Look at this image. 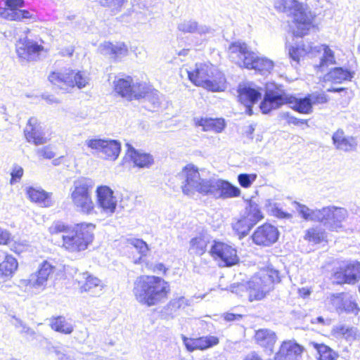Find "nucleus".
<instances>
[{"label": "nucleus", "instance_id": "10", "mask_svg": "<svg viewBox=\"0 0 360 360\" xmlns=\"http://www.w3.org/2000/svg\"><path fill=\"white\" fill-rule=\"evenodd\" d=\"M149 90L150 88L146 83L134 82L129 76L118 79L115 82V91L122 97L129 101L145 98L149 94Z\"/></svg>", "mask_w": 360, "mask_h": 360}, {"label": "nucleus", "instance_id": "39", "mask_svg": "<svg viewBox=\"0 0 360 360\" xmlns=\"http://www.w3.org/2000/svg\"><path fill=\"white\" fill-rule=\"evenodd\" d=\"M331 333L336 338H345L346 340L353 339L355 335L353 328L343 324L335 326L332 329Z\"/></svg>", "mask_w": 360, "mask_h": 360}, {"label": "nucleus", "instance_id": "4", "mask_svg": "<svg viewBox=\"0 0 360 360\" xmlns=\"http://www.w3.org/2000/svg\"><path fill=\"white\" fill-rule=\"evenodd\" d=\"M132 292L138 302L152 307L167 298L170 286L160 277L140 276L134 282Z\"/></svg>", "mask_w": 360, "mask_h": 360}, {"label": "nucleus", "instance_id": "9", "mask_svg": "<svg viewBox=\"0 0 360 360\" xmlns=\"http://www.w3.org/2000/svg\"><path fill=\"white\" fill-rule=\"evenodd\" d=\"M283 6L284 8L294 9L293 22L296 27L293 31L294 34L297 37L307 34L312 23L313 16L311 12L295 0H284Z\"/></svg>", "mask_w": 360, "mask_h": 360}, {"label": "nucleus", "instance_id": "44", "mask_svg": "<svg viewBox=\"0 0 360 360\" xmlns=\"http://www.w3.org/2000/svg\"><path fill=\"white\" fill-rule=\"evenodd\" d=\"M128 244L131 245L136 249L138 252L141 255L138 259L134 261L135 264L141 263L142 257L146 255L148 251V247L146 242L141 239L138 238H129L127 240Z\"/></svg>", "mask_w": 360, "mask_h": 360}, {"label": "nucleus", "instance_id": "36", "mask_svg": "<svg viewBox=\"0 0 360 360\" xmlns=\"http://www.w3.org/2000/svg\"><path fill=\"white\" fill-rule=\"evenodd\" d=\"M264 207L269 214L278 219H291L292 217L291 214L284 212L280 205L272 200H266Z\"/></svg>", "mask_w": 360, "mask_h": 360}, {"label": "nucleus", "instance_id": "48", "mask_svg": "<svg viewBox=\"0 0 360 360\" xmlns=\"http://www.w3.org/2000/svg\"><path fill=\"white\" fill-rule=\"evenodd\" d=\"M312 51L311 46H307V47H303L302 49H300L298 47H290L288 51V54L290 56V58L292 59V60L295 63L292 64V65L296 66L300 61V58L302 56V54H305L307 53H309Z\"/></svg>", "mask_w": 360, "mask_h": 360}, {"label": "nucleus", "instance_id": "58", "mask_svg": "<svg viewBox=\"0 0 360 360\" xmlns=\"http://www.w3.org/2000/svg\"><path fill=\"white\" fill-rule=\"evenodd\" d=\"M296 204L297 205V211H298L299 214L302 216V217L304 219L308 221V217H309V212H310L311 209L304 205H302V204H300L298 202H296Z\"/></svg>", "mask_w": 360, "mask_h": 360}, {"label": "nucleus", "instance_id": "7", "mask_svg": "<svg viewBox=\"0 0 360 360\" xmlns=\"http://www.w3.org/2000/svg\"><path fill=\"white\" fill-rule=\"evenodd\" d=\"M94 187L92 179L79 178L75 180L70 188V198L75 210L84 214L95 212V205L91 193Z\"/></svg>", "mask_w": 360, "mask_h": 360}, {"label": "nucleus", "instance_id": "63", "mask_svg": "<svg viewBox=\"0 0 360 360\" xmlns=\"http://www.w3.org/2000/svg\"><path fill=\"white\" fill-rule=\"evenodd\" d=\"M224 318L227 321H233L236 320H240L242 318V316L233 313H226L224 314Z\"/></svg>", "mask_w": 360, "mask_h": 360}, {"label": "nucleus", "instance_id": "22", "mask_svg": "<svg viewBox=\"0 0 360 360\" xmlns=\"http://www.w3.org/2000/svg\"><path fill=\"white\" fill-rule=\"evenodd\" d=\"M255 340L257 345L264 348L270 354L273 352L274 346L277 340L276 333L267 328H262L255 331Z\"/></svg>", "mask_w": 360, "mask_h": 360}, {"label": "nucleus", "instance_id": "33", "mask_svg": "<svg viewBox=\"0 0 360 360\" xmlns=\"http://www.w3.org/2000/svg\"><path fill=\"white\" fill-rule=\"evenodd\" d=\"M193 299H188L184 296L174 297L172 299L166 306V310L169 314L174 316L180 309H184L186 307L191 306Z\"/></svg>", "mask_w": 360, "mask_h": 360}, {"label": "nucleus", "instance_id": "50", "mask_svg": "<svg viewBox=\"0 0 360 360\" xmlns=\"http://www.w3.org/2000/svg\"><path fill=\"white\" fill-rule=\"evenodd\" d=\"M256 179L255 174H240L238 176V181L243 188H249Z\"/></svg>", "mask_w": 360, "mask_h": 360}, {"label": "nucleus", "instance_id": "15", "mask_svg": "<svg viewBox=\"0 0 360 360\" xmlns=\"http://www.w3.org/2000/svg\"><path fill=\"white\" fill-rule=\"evenodd\" d=\"M278 236L279 232L276 226L264 224L257 228L252 235V239L257 245L269 247L278 240Z\"/></svg>", "mask_w": 360, "mask_h": 360}, {"label": "nucleus", "instance_id": "35", "mask_svg": "<svg viewBox=\"0 0 360 360\" xmlns=\"http://www.w3.org/2000/svg\"><path fill=\"white\" fill-rule=\"evenodd\" d=\"M50 325L51 328L55 331L65 335L72 333L74 330L73 326L67 321L63 316H58L51 319Z\"/></svg>", "mask_w": 360, "mask_h": 360}, {"label": "nucleus", "instance_id": "32", "mask_svg": "<svg viewBox=\"0 0 360 360\" xmlns=\"http://www.w3.org/2000/svg\"><path fill=\"white\" fill-rule=\"evenodd\" d=\"M17 259L11 255H6L4 259L0 263V276L4 278L13 276L18 269Z\"/></svg>", "mask_w": 360, "mask_h": 360}, {"label": "nucleus", "instance_id": "14", "mask_svg": "<svg viewBox=\"0 0 360 360\" xmlns=\"http://www.w3.org/2000/svg\"><path fill=\"white\" fill-rule=\"evenodd\" d=\"M323 213L322 223L332 231H338L342 228V222L348 217V212L345 208L334 205L323 207Z\"/></svg>", "mask_w": 360, "mask_h": 360}, {"label": "nucleus", "instance_id": "28", "mask_svg": "<svg viewBox=\"0 0 360 360\" xmlns=\"http://www.w3.org/2000/svg\"><path fill=\"white\" fill-rule=\"evenodd\" d=\"M354 72L343 68H334L324 75V81L340 84L350 81L354 77Z\"/></svg>", "mask_w": 360, "mask_h": 360}, {"label": "nucleus", "instance_id": "56", "mask_svg": "<svg viewBox=\"0 0 360 360\" xmlns=\"http://www.w3.org/2000/svg\"><path fill=\"white\" fill-rule=\"evenodd\" d=\"M6 6L8 7V9L6 11H12V10H18V8L22 7L24 6L23 0H5Z\"/></svg>", "mask_w": 360, "mask_h": 360}, {"label": "nucleus", "instance_id": "60", "mask_svg": "<svg viewBox=\"0 0 360 360\" xmlns=\"http://www.w3.org/2000/svg\"><path fill=\"white\" fill-rule=\"evenodd\" d=\"M54 352L58 356V360H75L74 356L58 349H56Z\"/></svg>", "mask_w": 360, "mask_h": 360}, {"label": "nucleus", "instance_id": "43", "mask_svg": "<svg viewBox=\"0 0 360 360\" xmlns=\"http://www.w3.org/2000/svg\"><path fill=\"white\" fill-rule=\"evenodd\" d=\"M103 7L108 8L114 14L120 13L126 6L128 0H98Z\"/></svg>", "mask_w": 360, "mask_h": 360}, {"label": "nucleus", "instance_id": "41", "mask_svg": "<svg viewBox=\"0 0 360 360\" xmlns=\"http://www.w3.org/2000/svg\"><path fill=\"white\" fill-rule=\"evenodd\" d=\"M314 348L319 354V360H336L338 354L332 349L323 344L313 343Z\"/></svg>", "mask_w": 360, "mask_h": 360}, {"label": "nucleus", "instance_id": "16", "mask_svg": "<svg viewBox=\"0 0 360 360\" xmlns=\"http://www.w3.org/2000/svg\"><path fill=\"white\" fill-rule=\"evenodd\" d=\"M44 47L25 37L16 43V53L20 58L26 61L37 60Z\"/></svg>", "mask_w": 360, "mask_h": 360}, {"label": "nucleus", "instance_id": "57", "mask_svg": "<svg viewBox=\"0 0 360 360\" xmlns=\"http://www.w3.org/2000/svg\"><path fill=\"white\" fill-rule=\"evenodd\" d=\"M183 341L186 347L187 350L189 352H193L194 350L198 349L197 347V339L196 338H187L186 337H183Z\"/></svg>", "mask_w": 360, "mask_h": 360}, {"label": "nucleus", "instance_id": "1", "mask_svg": "<svg viewBox=\"0 0 360 360\" xmlns=\"http://www.w3.org/2000/svg\"><path fill=\"white\" fill-rule=\"evenodd\" d=\"M181 176L182 192L188 196H193L198 193L217 200L236 198L240 195V188L226 180L217 176L203 178L198 168L193 165H186Z\"/></svg>", "mask_w": 360, "mask_h": 360}, {"label": "nucleus", "instance_id": "40", "mask_svg": "<svg viewBox=\"0 0 360 360\" xmlns=\"http://www.w3.org/2000/svg\"><path fill=\"white\" fill-rule=\"evenodd\" d=\"M207 245V240L202 236L193 238L190 241V250L197 255H203Z\"/></svg>", "mask_w": 360, "mask_h": 360}, {"label": "nucleus", "instance_id": "51", "mask_svg": "<svg viewBox=\"0 0 360 360\" xmlns=\"http://www.w3.org/2000/svg\"><path fill=\"white\" fill-rule=\"evenodd\" d=\"M13 319L15 320V323H13L15 327L21 328V330L20 331V333L26 334L31 337H32L35 335L34 331L32 328L28 327L25 323H24L23 321H21L20 319L16 318V317H13Z\"/></svg>", "mask_w": 360, "mask_h": 360}, {"label": "nucleus", "instance_id": "64", "mask_svg": "<svg viewBox=\"0 0 360 360\" xmlns=\"http://www.w3.org/2000/svg\"><path fill=\"white\" fill-rule=\"evenodd\" d=\"M243 360H263L261 356L257 354L256 352H253L250 354H248Z\"/></svg>", "mask_w": 360, "mask_h": 360}, {"label": "nucleus", "instance_id": "37", "mask_svg": "<svg viewBox=\"0 0 360 360\" xmlns=\"http://www.w3.org/2000/svg\"><path fill=\"white\" fill-rule=\"evenodd\" d=\"M323 49V53L321 58L320 63L316 65V68L321 72H323L329 65L336 63L334 52L326 45H321L320 47Z\"/></svg>", "mask_w": 360, "mask_h": 360}, {"label": "nucleus", "instance_id": "25", "mask_svg": "<svg viewBox=\"0 0 360 360\" xmlns=\"http://www.w3.org/2000/svg\"><path fill=\"white\" fill-rule=\"evenodd\" d=\"M82 278L84 281L80 285L82 292H86L92 296H98L101 294L104 285L98 278L85 272L82 274Z\"/></svg>", "mask_w": 360, "mask_h": 360}, {"label": "nucleus", "instance_id": "29", "mask_svg": "<svg viewBox=\"0 0 360 360\" xmlns=\"http://www.w3.org/2000/svg\"><path fill=\"white\" fill-rule=\"evenodd\" d=\"M177 29L183 33H198L205 34L211 33L212 29L193 20H184L178 24Z\"/></svg>", "mask_w": 360, "mask_h": 360}, {"label": "nucleus", "instance_id": "3", "mask_svg": "<svg viewBox=\"0 0 360 360\" xmlns=\"http://www.w3.org/2000/svg\"><path fill=\"white\" fill-rule=\"evenodd\" d=\"M284 104L289 105L292 109L300 113L309 114L312 112L309 95L304 98H297L287 94L281 86L274 83L266 84L264 96L259 105L262 112L268 114Z\"/></svg>", "mask_w": 360, "mask_h": 360}, {"label": "nucleus", "instance_id": "24", "mask_svg": "<svg viewBox=\"0 0 360 360\" xmlns=\"http://www.w3.org/2000/svg\"><path fill=\"white\" fill-rule=\"evenodd\" d=\"M335 276L342 278V282L348 284H354L360 279V263L354 262L347 264L335 274Z\"/></svg>", "mask_w": 360, "mask_h": 360}, {"label": "nucleus", "instance_id": "12", "mask_svg": "<svg viewBox=\"0 0 360 360\" xmlns=\"http://www.w3.org/2000/svg\"><path fill=\"white\" fill-rule=\"evenodd\" d=\"M210 255L224 266H233L239 262L236 250L231 245L214 240L210 250Z\"/></svg>", "mask_w": 360, "mask_h": 360}, {"label": "nucleus", "instance_id": "38", "mask_svg": "<svg viewBox=\"0 0 360 360\" xmlns=\"http://www.w3.org/2000/svg\"><path fill=\"white\" fill-rule=\"evenodd\" d=\"M1 15L8 20H23L25 19L34 18L33 15L26 10H12L4 11L1 13Z\"/></svg>", "mask_w": 360, "mask_h": 360}, {"label": "nucleus", "instance_id": "20", "mask_svg": "<svg viewBox=\"0 0 360 360\" xmlns=\"http://www.w3.org/2000/svg\"><path fill=\"white\" fill-rule=\"evenodd\" d=\"M302 352V347L292 341L283 342L275 355V360H297Z\"/></svg>", "mask_w": 360, "mask_h": 360}, {"label": "nucleus", "instance_id": "27", "mask_svg": "<svg viewBox=\"0 0 360 360\" xmlns=\"http://www.w3.org/2000/svg\"><path fill=\"white\" fill-rule=\"evenodd\" d=\"M127 154L134 165L140 168H148L153 164V158L151 155L136 150L130 146H129Z\"/></svg>", "mask_w": 360, "mask_h": 360}, {"label": "nucleus", "instance_id": "46", "mask_svg": "<svg viewBox=\"0 0 360 360\" xmlns=\"http://www.w3.org/2000/svg\"><path fill=\"white\" fill-rule=\"evenodd\" d=\"M196 339L197 347L200 350H205L219 344V338L212 335L203 336Z\"/></svg>", "mask_w": 360, "mask_h": 360}, {"label": "nucleus", "instance_id": "62", "mask_svg": "<svg viewBox=\"0 0 360 360\" xmlns=\"http://www.w3.org/2000/svg\"><path fill=\"white\" fill-rule=\"evenodd\" d=\"M285 116L288 118V123L289 124H294V125H299V124H306L307 123V120H300V119L296 118L295 117L290 116L288 113L285 115Z\"/></svg>", "mask_w": 360, "mask_h": 360}, {"label": "nucleus", "instance_id": "52", "mask_svg": "<svg viewBox=\"0 0 360 360\" xmlns=\"http://www.w3.org/2000/svg\"><path fill=\"white\" fill-rule=\"evenodd\" d=\"M23 169L22 167L15 165L13 166L12 172L11 173V184H13L14 183L18 181L23 175Z\"/></svg>", "mask_w": 360, "mask_h": 360}, {"label": "nucleus", "instance_id": "59", "mask_svg": "<svg viewBox=\"0 0 360 360\" xmlns=\"http://www.w3.org/2000/svg\"><path fill=\"white\" fill-rule=\"evenodd\" d=\"M245 289L248 290L247 285L243 283H233L230 286V290L232 292L240 295L242 292H243Z\"/></svg>", "mask_w": 360, "mask_h": 360}, {"label": "nucleus", "instance_id": "5", "mask_svg": "<svg viewBox=\"0 0 360 360\" xmlns=\"http://www.w3.org/2000/svg\"><path fill=\"white\" fill-rule=\"evenodd\" d=\"M229 56L231 60L240 67L253 69L262 75L270 73L274 62L265 57H259L249 50L248 45L242 41H235L229 47Z\"/></svg>", "mask_w": 360, "mask_h": 360}, {"label": "nucleus", "instance_id": "18", "mask_svg": "<svg viewBox=\"0 0 360 360\" xmlns=\"http://www.w3.org/2000/svg\"><path fill=\"white\" fill-rule=\"evenodd\" d=\"M97 201L105 214H112L117 206V200L113 195L112 190L107 186H100L96 189Z\"/></svg>", "mask_w": 360, "mask_h": 360}, {"label": "nucleus", "instance_id": "19", "mask_svg": "<svg viewBox=\"0 0 360 360\" xmlns=\"http://www.w3.org/2000/svg\"><path fill=\"white\" fill-rule=\"evenodd\" d=\"M25 136L28 142L35 145H42L46 142L41 127L36 117H30L24 130Z\"/></svg>", "mask_w": 360, "mask_h": 360}, {"label": "nucleus", "instance_id": "30", "mask_svg": "<svg viewBox=\"0 0 360 360\" xmlns=\"http://www.w3.org/2000/svg\"><path fill=\"white\" fill-rule=\"evenodd\" d=\"M27 194L31 201L37 203L41 207H49L51 205L49 194L41 188L29 187L27 189Z\"/></svg>", "mask_w": 360, "mask_h": 360}, {"label": "nucleus", "instance_id": "23", "mask_svg": "<svg viewBox=\"0 0 360 360\" xmlns=\"http://www.w3.org/2000/svg\"><path fill=\"white\" fill-rule=\"evenodd\" d=\"M333 144L338 150L345 152L355 150L357 141L353 136H347L342 129L337 130L332 136Z\"/></svg>", "mask_w": 360, "mask_h": 360}, {"label": "nucleus", "instance_id": "2", "mask_svg": "<svg viewBox=\"0 0 360 360\" xmlns=\"http://www.w3.org/2000/svg\"><path fill=\"white\" fill-rule=\"evenodd\" d=\"M93 224H77L74 226L65 225L63 222L54 221L49 228L53 236H59L61 238V247L74 252L84 250L94 238Z\"/></svg>", "mask_w": 360, "mask_h": 360}, {"label": "nucleus", "instance_id": "47", "mask_svg": "<svg viewBox=\"0 0 360 360\" xmlns=\"http://www.w3.org/2000/svg\"><path fill=\"white\" fill-rule=\"evenodd\" d=\"M324 238V232L321 229L316 227L311 228L306 231L304 239L309 242L317 244Z\"/></svg>", "mask_w": 360, "mask_h": 360}, {"label": "nucleus", "instance_id": "13", "mask_svg": "<svg viewBox=\"0 0 360 360\" xmlns=\"http://www.w3.org/2000/svg\"><path fill=\"white\" fill-rule=\"evenodd\" d=\"M84 143L95 153L105 155L107 159H117L121 150V144L116 140L90 139H86Z\"/></svg>", "mask_w": 360, "mask_h": 360}, {"label": "nucleus", "instance_id": "61", "mask_svg": "<svg viewBox=\"0 0 360 360\" xmlns=\"http://www.w3.org/2000/svg\"><path fill=\"white\" fill-rule=\"evenodd\" d=\"M10 240V233L8 231L0 227V244H7Z\"/></svg>", "mask_w": 360, "mask_h": 360}, {"label": "nucleus", "instance_id": "34", "mask_svg": "<svg viewBox=\"0 0 360 360\" xmlns=\"http://www.w3.org/2000/svg\"><path fill=\"white\" fill-rule=\"evenodd\" d=\"M243 217L250 222V224H252L253 226L264 218V215L259 205L253 201H250L246 207Z\"/></svg>", "mask_w": 360, "mask_h": 360}, {"label": "nucleus", "instance_id": "53", "mask_svg": "<svg viewBox=\"0 0 360 360\" xmlns=\"http://www.w3.org/2000/svg\"><path fill=\"white\" fill-rule=\"evenodd\" d=\"M323 214V208L316 210L311 209L308 217V221H319L322 223Z\"/></svg>", "mask_w": 360, "mask_h": 360}, {"label": "nucleus", "instance_id": "49", "mask_svg": "<svg viewBox=\"0 0 360 360\" xmlns=\"http://www.w3.org/2000/svg\"><path fill=\"white\" fill-rule=\"evenodd\" d=\"M345 296L346 293L345 292L332 294L330 296V302L339 314H341V309L343 306Z\"/></svg>", "mask_w": 360, "mask_h": 360}, {"label": "nucleus", "instance_id": "31", "mask_svg": "<svg viewBox=\"0 0 360 360\" xmlns=\"http://www.w3.org/2000/svg\"><path fill=\"white\" fill-rule=\"evenodd\" d=\"M195 124L202 127L203 131H212L220 133L225 127V122L222 118H200L195 120Z\"/></svg>", "mask_w": 360, "mask_h": 360}, {"label": "nucleus", "instance_id": "54", "mask_svg": "<svg viewBox=\"0 0 360 360\" xmlns=\"http://www.w3.org/2000/svg\"><path fill=\"white\" fill-rule=\"evenodd\" d=\"M37 153L46 159H52L55 157V153L52 151L51 147L45 146L37 149Z\"/></svg>", "mask_w": 360, "mask_h": 360}, {"label": "nucleus", "instance_id": "21", "mask_svg": "<svg viewBox=\"0 0 360 360\" xmlns=\"http://www.w3.org/2000/svg\"><path fill=\"white\" fill-rule=\"evenodd\" d=\"M238 100L245 108L249 115L253 114L252 106L261 98L262 94L258 90L250 86H245L238 91Z\"/></svg>", "mask_w": 360, "mask_h": 360}, {"label": "nucleus", "instance_id": "42", "mask_svg": "<svg viewBox=\"0 0 360 360\" xmlns=\"http://www.w3.org/2000/svg\"><path fill=\"white\" fill-rule=\"evenodd\" d=\"M233 229L236 231L239 238L247 236L253 227L252 224L243 216L232 224Z\"/></svg>", "mask_w": 360, "mask_h": 360}, {"label": "nucleus", "instance_id": "17", "mask_svg": "<svg viewBox=\"0 0 360 360\" xmlns=\"http://www.w3.org/2000/svg\"><path fill=\"white\" fill-rule=\"evenodd\" d=\"M55 266L47 261H44L35 274L30 275L28 284L36 289L44 290L48 283V281L52 278Z\"/></svg>", "mask_w": 360, "mask_h": 360}, {"label": "nucleus", "instance_id": "55", "mask_svg": "<svg viewBox=\"0 0 360 360\" xmlns=\"http://www.w3.org/2000/svg\"><path fill=\"white\" fill-rule=\"evenodd\" d=\"M311 106L314 104L325 103L328 101L327 96L324 94H309Z\"/></svg>", "mask_w": 360, "mask_h": 360}, {"label": "nucleus", "instance_id": "11", "mask_svg": "<svg viewBox=\"0 0 360 360\" xmlns=\"http://www.w3.org/2000/svg\"><path fill=\"white\" fill-rule=\"evenodd\" d=\"M271 274H264L263 276H255L247 283L251 301L259 300L264 297L266 293L269 291L271 285L275 282H279L278 271H270Z\"/></svg>", "mask_w": 360, "mask_h": 360}, {"label": "nucleus", "instance_id": "26", "mask_svg": "<svg viewBox=\"0 0 360 360\" xmlns=\"http://www.w3.org/2000/svg\"><path fill=\"white\" fill-rule=\"evenodd\" d=\"M99 50L103 55L108 56L113 59L122 58L128 53V49L122 42L113 44L105 41L100 45Z\"/></svg>", "mask_w": 360, "mask_h": 360}, {"label": "nucleus", "instance_id": "8", "mask_svg": "<svg viewBox=\"0 0 360 360\" xmlns=\"http://www.w3.org/2000/svg\"><path fill=\"white\" fill-rule=\"evenodd\" d=\"M49 81L61 89L77 86L82 89L89 83V77L85 72L65 69L60 72H53L49 76Z\"/></svg>", "mask_w": 360, "mask_h": 360}, {"label": "nucleus", "instance_id": "6", "mask_svg": "<svg viewBox=\"0 0 360 360\" xmlns=\"http://www.w3.org/2000/svg\"><path fill=\"white\" fill-rule=\"evenodd\" d=\"M189 79L196 86L217 92L226 89V79L222 72L213 65L205 63L196 64L193 70H187Z\"/></svg>", "mask_w": 360, "mask_h": 360}, {"label": "nucleus", "instance_id": "45", "mask_svg": "<svg viewBox=\"0 0 360 360\" xmlns=\"http://www.w3.org/2000/svg\"><path fill=\"white\" fill-rule=\"evenodd\" d=\"M342 305L341 314L346 313L356 315L359 311V308L358 307L355 300L353 299L352 295L348 294H346Z\"/></svg>", "mask_w": 360, "mask_h": 360}]
</instances>
